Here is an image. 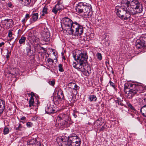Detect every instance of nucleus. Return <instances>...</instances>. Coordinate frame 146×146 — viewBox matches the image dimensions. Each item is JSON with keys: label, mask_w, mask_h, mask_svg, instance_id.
Masks as SVG:
<instances>
[{"label": "nucleus", "mask_w": 146, "mask_h": 146, "mask_svg": "<svg viewBox=\"0 0 146 146\" xmlns=\"http://www.w3.org/2000/svg\"><path fill=\"white\" fill-rule=\"evenodd\" d=\"M34 104V99L33 97H31L29 101V107H31L32 106H35Z\"/></svg>", "instance_id": "bb28decb"}, {"label": "nucleus", "mask_w": 146, "mask_h": 146, "mask_svg": "<svg viewBox=\"0 0 146 146\" xmlns=\"http://www.w3.org/2000/svg\"><path fill=\"white\" fill-rule=\"evenodd\" d=\"M9 52L8 51H7V54L6 55V58L7 59H8L9 57Z\"/></svg>", "instance_id": "5fc2aeb1"}, {"label": "nucleus", "mask_w": 146, "mask_h": 146, "mask_svg": "<svg viewBox=\"0 0 146 146\" xmlns=\"http://www.w3.org/2000/svg\"><path fill=\"white\" fill-rule=\"evenodd\" d=\"M8 6L9 7H11L12 6V5L11 3H9L7 4Z\"/></svg>", "instance_id": "603ef678"}, {"label": "nucleus", "mask_w": 146, "mask_h": 146, "mask_svg": "<svg viewBox=\"0 0 146 146\" xmlns=\"http://www.w3.org/2000/svg\"><path fill=\"white\" fill-rule=\"evenodd\" d=\"M9 132V129L7 127H5L3 130V134L6 135L8 134Z\"/></svg>", "instance_id": "72a5a7b5"}, {"label": "nucleus", "mask_w": 146, "mask_h": 146, "mask_svg": "<svg viewBox=\"0 0 146 146\" xmlns=\"http://www.w3.org/2000/svg\"><path fill=\"white\" fill-rule=\"evenodd\" d=\"M106 128L105 125H104L102 126V127L100 129V131H103L105 130V129Z\"/></svg>", "instance_id": "09e8293b"}, {"label": "nucleus", "mask_w": 146, "mask_h": 146, "mask_svg": "<svg viewBox=\"0 0 146 146\" xmlns=\"http://www.w3.org/2000/svg\"><path fill=\"white\" fill-rule=\"evenodd\" d=\"M42 39L45 42L49 41L50 39V33L49 32H44L41 34Z\"/></svg>", "instance_id": "2eb2a0df"}, {"label": "nucleus", "mask_w": 146, "mask_h": 146, "mask_svg": "<svg viewBox=\"0 0 146 146\" xmlns=\"http://www.w3.org/2000/svg\"><path fill=\"white\" fill-rule=\"evenodd\" d=\"M144 2L146 4V0H144Z\"/></svg>", "instance_id": "338daca9"}, {"label": "nucleus", "mask_w": 146, "mask_h": 146, "mask_svg": "<svg viewBox=\"0 0 146 146\" xmlns=\"http://www.w3.org/2000/svg\"><path fill=\"white\" fill-rule=\"evenodd\" d=\"M69 138V146H80L81 139L76 134H70Z\"/></svg>", "instance_id": "39448f33"}, {"label": "nucleus", "mask_w": 146, "mask_h": 146, "mask_svg": "<svg viewBox=\"0 0 146 146\" xmlns=\"http://www.w3.org/2000/svg\"><path fill=\"white\" fill-rule=\"evenodd\" d=\"M48 8L47 7H44L42 9V12L44 13H46V14H48L47 12Z\"/></svg>", "instance_id": "e433bc0d"}, {"label": "nucleus", "mask_w": 146, "mask_h": 146, "mask_svg": "<svg viewBox=\"0 0 146 146\" xmlns=\"http://www.w3.org/2000/svg\"><path fill=\"white\" fill-rule=\"evenodd\" d=\"M83 11L84 13H88L87 15L89 16V14L91 12H92V8L90 4L86 3L83 2Z\"/></svg>", "instance_id": "1a4fd4ad"}, {"label": "nucleus", "mask_w": 146, "mask_h": 146, "mask_svg": "<svg viewBox=\"0 0 146 146\" xmlns=\"http://www.w3.org/2000/svg\"><path fill=\"white\" fill-rule=\"evenodd\" d=\"M135 46L138 48H141L143 47L146 46V44H145L143 42H141L139 39L137 40L136 42Z\"/></svg>", "instance_id": "a211bd4d"}, {"label": "nucleus", "mask_w": 146, "mask_h": 146, "mask_svg": "<svg viewBox=\"0 0 146 146\" xmlns=\"http://www.w3.org/2000/svg\"><path fill=\"white\" fill-rule=\"evenodd\" d=\"M45 14H46V13H42L41 15V16H44Z\"/></svg>", "instance_id": "e2e57ef3"}, {"label": "nucleus", "mask_w": 146, "mask_h": 146, "mask_svg": "<svg viewBox=\"0 0 146 146\" xmlns=\"http://www.w3.org/2000/svg\"><path fill=\"white\" fill-rule=\"evenodd\" d=\"M58 11V10L57 9L55 6L53 7L52 10V12L54 13L55 14H56Z\"/></svg>", "instance_id": "c9c22d12"}, {"label": "nucleus", "mask_w": 146, "mask_h": 146, "mask_svg": "<svg viewBox=\"0 0 146 146\" xmlns=\"http://www.w3.org/2000/svg\"><path fill=\"white\" fill-rule=\"evenodd\" d=\"M21 3L25 5H29L31 2V0H19Z\"/></svg>", "instance_id": "a878e982"}, {"label": "nucleus", "mask_w": 146, "mask_h": 146, "mask_svg": "<svg viewBox=\"0 0 146 146\" xmlns=\"http://www.w3.org/2000/svg\"><path fill=\"white\" fill-rule=\"evenodd\" d=\"M60 0H57V3L55 6V7L58 11H60L62 9L63 7L60 3Z\"/></svg>", "instance_id": "4be33fe9"}, {"label": "nucleus", "mask_w": 146, "mask_h": 146, "mask_svg": "<svg viewBox=\"0 0 146 146\" xmlns=\"http://www.w3.org/2000/svg\"><path fill=\"white\" fill-rule=\"evenodd\" d=\"M137 0H127L125 3L126 6L129 7V8H133L135 6H136L140 3Z\"/></svg>", "instance_id": "9d476101"}, {"label": "nucleus", "mask_w": 146, "mask_h": 146, "mask_svg": "<svg viewBox=\"0 0 146 146\" xmlns=\"http://www.w3.org/2000/svg\"><path fill=\"white\" fill-rule=\"evenodd\" d=\"M10 20H12V19H5L4 20V21H6L7 22V23H8L9 22V21H10Z\"/></svg>", "instance_id": "864d4df0"}, {"label": "nucleus", "mask_w": 146, "mask_h": 146, "mask_svg": "<svg viewBox=\"0 0 146 146\" xmlns=\"http://www.w3.org/2000/svg\"><path fill=\"white\" fill-rule=\"evenodd\" d=\"M97 58L100 60H101L102 59V54L100 53H98L96 55Z\"/></svg>", "instance_id": "58836bf2"}, {"label": "nucleus", "mask_w": 146, "mask_h": 146, "mask_svg": "<svg viewBox=\"0 0 146 146\" xmlns=\"http://www.w3.org/2000/svg\"><path fill=\"white\" fill-rule=\"evenodd\" d=\"M31 97H33V96H35V94L33 92H31Z\"/></svg>", "instance_id": "6e6d98bb"}, {"label": "nucleus", "mask_w": 146, "mask_h": 146, "mask_svg": "<svg viewBox=\"0 0 146 146\" xmlns=\"http://www.w3.org/2000/svg\"><path fill=\"white\" fill-rule=\"evenodd\" d=\"M62 22L65 26V30L68 34H71L72 33V25L76 22H73L68 17H65L62 19Z\"/></svg>", "instance_id": "20e7f679"}, {"label": "nucleus", "mask_w": 146, "mask_h": 146, "mask_svg": "<svg viewBox=\"0 0 146 146\" xmlns=\"http://www.w3.org/2000/svg\"><path fill=\"white\" fill-rule=\"evenodd\" d=\"M109 83L110 86H111L114 89H115V87L114 83L111 81H110Z\"/></svg>", "instance_id": "a19ab883"}, {"label": "nucleus", "mask_w": 146, "mask_h": 146, "mask_svg": "<svg viewBox=\"0 0 146 146\" xmlns=\"http://www.w3.org/2000/svg\"><path fill=\"white\" fill-rule=\"evenodd\" d=\"M146 89V87L144 85L126 83L123 91L127 98L131 99L135 94L141 92Z\"/></svg>", "instance_id": "f257e3e1"}, {"label": "nucleus", "mask_w": 146, "mask_h": 146, "mask_svg": "<svg viewBox=\"0 0 146 146\" xmlns=\"http://www.w3.org/2000/svg\"><path fill=\"white\" fill-rule=\"evenodd\" d=\"M57 119L58 120H63L64 121V124L68 123V121L69 120V118L68 115L64 113L60 114L57 117Z\"/></svg>", "instance_id": "f8f14e48"}, {"label": "nucleus", "mask_w": 146, "mask_h": 146, "mask_svg": "<svg viewBox=\"0 0 146 146\" xmlns=\"http://www.w3.org/2000/svg\"><path fill=\"white\" fill-rule=\"evenodd\" d=\"M130 13L132 15L141 13L143 11V7L141 3H139L136 6H135L133 8H129Z\"/></svg>", "instance_id": "0eeeda50"}, {"label": "nucleus", "mask_w": 146, "mask_h": 146, "mask_svg": "<svg viewBox=\"0 0 146 146\" xmlns=\"http://www.w3.org/2000/svg\"><path fill=\"white\" fill-rule=\"evenodd\" d=\"M27 127H31L33 123L31 122H28L27 123Z\"/></svg>", "instance_id": "c03bdc74"}, {"label": "nucleus", "mask_w": 146, "mask_h": 146, "mask_svg": "<svg viewBox=\"0 0 146 146\" xmlns=\"http://www.w3.org/2000/svg\"><path fill=\"white\" fill-rule=\"evenodd\" d=\"M68 88L74 90V94H77V90L79 89V87L75 83L72 82L69 83L68 85Z\"/></svg>", "instance_id": "4468645a"}, {"label": "nucleus", "mask_w": 146, "mask_h": 146, "mask_svg": "<svg viewBox=\"0 0 146 146\" xmlns=\"http://www.w3.org/2000/svg\"><path fill=\"white\" fill-rule=\"evenodd\" d=\"M35 146H41V144L38 141Z\"/></svg>", "instance_id": "8fccbe9b"}, {"label": "nucleus", "mask_w": 146, "mask_h": 146, "mask_svg": "<svg viewBox=\"0 0 146 146\" xmlns=\"http://www.w3.org/2000/svg\"><path fill=\"white\" fill-rule=\"evenodd\" d=\"M38 100H37V103L36 104L37 106H38V105L39 104V102H38Z\"/></svg>", "instance_id": "680f3d73"}, {"label": "nucleus", "mask_w": 146, "mask_h": 146, "mask_svg": "<svg viewBox=\"0 0 146 146\" xmlns=\"http://www.w3.org/2000/svg\"><path fill=\"white\" fill-rule=\"evenodd\" d=\"M26 39L25 37L22 36L19 40V43L20 44H25Z\"/></svg>", "instance_id": "c85d7f7f"}, {"label": "nucleus", "mask_w": 146, "mask_h": 146, "mask_svg": "<svg viewBox=\"0 0 146 146\" xmlns=\"http://www.w3.org/2000/svg\"><path fill=\"white\" fill-rule=\"evenodd\" d=\"M131 14L129 10H126L120 19L123 20H130Z\"/></svg>", "instance_id": "ddd939ff"}, {"label": "nucleus", "mask_w": 146, "mask_h": 146, "mask_svg": "<svg viewBox=\"0 0 146 146\" xmlns=\"http://www.w3.org/2000/svg\"><path fill=\"white\" fill-rule=\"evenodd\" d=\"M141 42H143L145 44H146V33L143 34L140 37L139 39Z\"/></svg>", "instance_id": "cd10ccee"}, {"label": "nucleus", "mask_w": 146, "mask_h": 146, "mask_svg": "<svg viewBox=\"0 0 146 146\" xmlns=\"http://www.w3.org/2000/svg\"><path fill=\"white\" fill-rule=\"evenodd\" d=\"M12 33L11 32V31L10 30H9V33H8V36L9 37H11L12 36Z\"/></svg>", "instance_id": "a18cd8bd"}, {"label": "nucleus", "mask_w": 146, "mask_h": 146, "mask_svg": "<svg viewBox=\"0 0 146 146\" xmlns=\"http://www.w3.org/2000/svg\"><path fill=\"white\" fill-rule=\"evenodd\" d=\"M117 103L118 105H121V106L123 105V104L121 101L117 100Z\"/></svg>", "instance_id": "49530a36"}, {"label": "nucleus", "mask_w": 146, "mask_h": 146, "mask_svg": "<svg viewBox=\"0 0 146 146\" xmlns=\"http://www.w3.org/2000/svg\"><path fill=\"white\" fill-rule=\"evenodd\" d=\"M59 70L61 72H62L64 71V70L62 67V65L61 64L58 65Z\"/></svg>", "instance_id": "4c0bfd02"}, {"label": "nucleus", "mask_w": 146, "mask_h": 146, "mask_svg": "<svg viewBox=\"0 0 146 146\" xmlns=\"http://www.w3.org/2000/svg\"><path fill=\"white\" fill-rule=\"evenodd\" d=\"M4 43L3 42H2L1 43L0 42V47L2 46L3 45H4Z\"/></svg>", "instance_id": "13d9d810"}, {"label": "nucleus", "mask_w": 146, "mask_h": 146, "mask_svg": "<svg viewBox=\"0 0 146 146\" xmlns=\"http://www.w3.org/2000/svg\"><path fill=\"white\" fill-rule=\"evenodd\" d=\"M26 119V117H25V116H23V117H21V118H20V119L21 120H25V119Z\"/></svg>", "instance_id": "4d7b16f0"}, {"label": "nucleus", "mask_w": 146, "mask_h": 146, "mask_svg": "<svg viewBox=\"0 0 146 146\" xmlns=\"http://www.w3.org/2000/svg\"><path fill=\"white\" fill-rule=\"evenodd\" d=\"M72 115H73V116L75 118H76V117L77 115L76 114H75L74 113H73Z\"/></svg>", "instance_id": "052dcab7"}, {"label": "nucleus", "mask_w": 146, "mask_h": 146, "mask_svg": "<svg viewBox=\"0 0 146 146\" xmlns=\"http://www.w3.org/2000/svg\"><path fill=\"white\" fill-rule=\"evenodd\" d=\"M129 7H127L125 5L124 7H116L115 8V10L116 13L119 17L121 18L123 14L126 10H129Z\"/></svg>", "instance_id": "6e6552de"}, {"label": "nucleus", "mask_w": 146, "mask_h": 146, "mask_svg": "<svg viewBox=\"0 0 146 146\" xmlns=\"http://www.w3.org/2000/svg\"><path fill=\"white\" fill-rule=\"evenodd\" d=\"M57 99L60 101H62L64 99V96L63 92L60 90L58 92L57 94Z\"/></svg>", "instance_id": "aec40b11"}, {"label": "nucleus", "mask_w": 146, "mask_h": 146, "mask_svg": "<svg viewBox=\"0 0 146 146\" xmlns=\"http://www.w3.org/2000/svg\"><path fill=\"white\" fill-rule=\"evenodd\" d=\"M48 83L49 84L52 86H54L55 84V82L54 80L50 81H49Z\"/></svg>", "instance_id": "37998d69"}, {"label": "nucleus", "mask_w": 146, "mask_h": 146, "mask_svg": "<svg viewBox=\"0 0 146 146\" xmlns=\"http://www.w3.org/2000/svg\"><path fill=\"white\" fill-rule=\"evenodd\" d=\"M5 102L3 100L0 99V106L2 108H5Z\"/></svg>", "instance_id": "2f4dec72"}, {"label": "nucleus", "mask_w": 146, "mask_h": 146, "mask_svg": "<svg viewBox=\"0 0 146 146\" xmlns=\"http://www.w3.org/2000/svg\"><path fill=\"white\" fill-rule=\"evenodd\" d=\"M20 122L23 123H25V121H20Z\"/></svg>", "instance_id": "0e129e2a"}, {"label": "nucleus", "mask_w": 146, "mask_h": 146, "mask_svg": "<svg viewBox=\"0 0 146 146\" xmlns=\"http://www.w3.org/2000/svg\"><path fill=\"white\" fill-rule=\"evenodd\" d=\"M26 50L27 53V55L29 56H31L33 54V53L31 52V46L29 44H28L27 45V46L26 48Z\"/></svg>", "instance_id": "412c9836"}, {"label": "nucleus", "mask_w": 146, "mask_h": 146, "mask_svg": "<svg viewBox=\"0 0 146 146\" xmlns=\"http://www.w3.org/2000/svg\"><path fill=\"white\" fill-rule=\"evenodd\" d=\"M72 33L71 34L68 33L69 35L75 36H80L83 33V27L77 23H75L72 25Z\"/></svg>", "instance_id": "7ed1b4c3"}, {"label": "nucleus", "mask_w": 146, "mask_h": 146, "mask_svg": "<svg viewBox=\"0 0 146 146\" xmlns=\"http://www.w3.org/2000/svg\"><path fill=\"white\" fill-rule=\"evenodd\" d=\"M0 106V115L3 112L5 108H2Z\"/></svg>", "instance_id": "de8ad7c7"}, {"label": "nucleus", "mask_w": 146, "mask_h": 146, "mask_svg": "<svg viewBox=\"0 0 146 146\" xmlns=\"http://www.w3.org/2000/svg\"><path fill=\"white\" fill-rule=\"evenodd\" d=\"M100 121L99 119H98L94 123V124L96 125H97V126H99L100 125Z\"/></svg>", "instance_id": "ea45409f"}, {"label": "nucleus", "mask_w": 146, "mask_h": 146, "mask_svg": "<svg viewBox=\"0 0 146 146\" xmlns=\"http://www.w3.org/2000/svg\"><path fill=\"white\" fill-rule=\"evenodd\" d=\"M38 141L36 139H29L26 142V146H35Z\"/></svg>", "instance_id": "f3484780"}, {"label": "nucleus", "mask_w": 146, "mask_h": 146, "mask_svg": "<svg viewBox=\"0 0 146 146\" xmlns=\"http://www.w3.org/2000/svg\"><path fill=\"white\" fill-rule=\"evenodd\" d=\"M56 140L59 146H69V136L68 137H58Z\"/></svg>", "instance_id": "423d86ee"}, {"label": "nucleus", "mask_w": 146, "mask_h": 146, "mask_svg": "<svg viewBox=\"0 0 146 146\" xmlns=\"http://www.w3.org/2000/svg\"><path fill=\"white\" fill-rule=\"evenodd\" d=\"M63 58L64 60H65L66 59L65 58V57L64 56H63Z\"/></svg>", "instance_id": "69168bd1"}, {"label": "nucleus", "mask_w": 146, "mask_h": 146, "mask_svg": "<svg viewBox=\"0 0 146 146\" xmlns=\"http://www.w3.org/2000/svg\"><path fill=\"white\" fill-rule=\"evenodd\" d=\"M15 129L17 131H22L25 129V127L21 124L19 123L15 126Z\"/></svg>", "instance_id": "b1692460"}, {"label": "nucleus", "mask_w": 146, "mask_h": 146, "mask_svg": "<svg viewBox=\"0 0 146 146\" xmlns=\"http://www.w3.org/2000/svg\"><path fill=\"white\" fill-rule=\"evenodd\" d=\"M76 54H74L73 57L77 63L74 62L73 63V67L75 68L80 70L84 69L85 67L87 64L88 56L86 52L81 53L76 56Z\"/></svg>", "instance_id": "f03ea898"}, {"label": "nucleus", "mask_w": 146, "mask_h": 146, "mask_svg": "<svg viewBox=\"0 0 146 146\" xmlns=\"http://www.w3.org/2000/svg\"><path fill=\"white\" fill-rule=\"evenodd\" d=\"M10 21H9V22L6 23V25L8 27V29L12 27L13 24V20H10Z\"/></svg>", "instance_id": "7c9ffc66"}, {"label": "nucleus", "mask_w": 146, "mask_h": 146, "mask_svg": "<svg viewBox=\"0 0 146 146\" xmlns=\"http://www.w3.org/2000/svg\"><path fill=\"white\" fill-rule=\"evenodd\" d=\"M15 41V40H14V41H13V42L12 43V44H14V43Z\"/></svg>", "instance_id": "774afa93"}, {"label": "nucleus", "mask_w": 146, "mask_h": 146, "mask_svg": "<svg viewBox=\"0 0 146 146\" xmlns=\"http://www.w3.org/2000/svg\"><path fill=\"white\" fill-rule=\"evenodd\" d=\"M47 61L48 62H52L53 63L54 62V60L50 58H49L47 60Z\"/></svg>", "instance_id": "3c124183"}, {"label": "nucleus", "mask_w": 146, "mask_h": 146, "mask_svg": "<svg viewBox=\"0 0 146 146\" xmlns=\"http://www.w3.org/2000/svg\"><path fill=\"white\" fill-rule=\"evenodd\" d=\"M140 112L143 116L146 117V105L143 106L141 108Z\"/></svg>", "instance_id": "393cba45"}, {"label": "nucleus", "mask_w": 146, "mask_h": 146, "mask_svg": "<svg viewBox=\"0 0 146 146\" xmlns=\"http://www.w3.org/2000/svg\"><path fill=\"white\" fill-rule=\"evenodd\" d=\"M46 112L48 114H51L56 112V108L53 105H51L50 104L46 106L45 109Z\"/></svg>", "instance_id": "9b49d317"}, {"label": "nucleus", "mask_w": 146, "mask_h": 146, "mask_svg": "<svg viewBox=\"0 0 146 146\" xmlns=\"http://www.w3.org/2000/svg\"><path fill=\"white\" fill-rule=\"evenodd\" d=\"M14 39L13 38H10L9 40H8V41H10V42H9V43L10 44V42L11 41L13 40V39Z\"/></svg>", "instance_id": "bf43d9fd"}, {"label": "nucleus", "mask_w": 146, "mask_h": 146, "mask_svg": "<svg viewBox=\"0 0 146 146\" xmlns=\"http://www.w3.org/2000/svg\"><path fill=\"white\" fill-rule=\"evenodd\" d=\"M13 70L14 71L12 72L9 71L8 73L9 75L11 74V75H13V76H15L16 73V72L15 71V69H13L12 71Z\"/></svg>", "instance_id": "f704fd0d"}, {"label": "nucleus", "mask_w": 146, "mask_h": 146, "mask_svg": "<svg viewBox=\"0 0 146 146\" xmlns=\"http://www.w3.org/2000/svg\"><path fill=\"white\" fill-rule=\"evenodd\" d=\"M82 5L83 2H80L79 3L76 7V11L79 14L83 13Z\"/></svg>", "instance_id": "dca6fc26"}, {"label": "nucleus", "mask_w": 146, "mask_h": 146, "mask_svg": "<svg viewBox=\"0 0 146 146\" xmlns=\"http://www.w3.org/2000/svg\"><path fill=\"white\" fill-rule=\"evenodd\" d=\"M29 17V14H26L25 15V16L24 19L22 21V22H23V23H25Z\"/></svg>", "instance_id": "473e14b6"}, {"label": "nucleus", "mask_w": 146, "mask_h": 146, "mask_svg": "<svg viewBox=\"0 0 146 146\" xmlns=\"http://www.w3.org/2000/svg\"><path fill=\"white\" fill-rule=\"evenodd\" d=\"M139 101L140 105L143 106L146 105V98L139 99Z\"/></svg>", "instance_id": "5701e85b"}, {"label": "nucleus", "mask_w": 146, "mask_h": 146, "mask_svg": "<svg viewBox=\"0 0 146 146\" xmlns=\"http://www.w3.org/2000/svg\"><path fill=\"white\" fill-rule=\"evenodd\" d=\"M89 99L90 101L95 102L97 98L95 95H90L89 97Z\"/></svg>", "instance_id": "c756f323"}, {"label": "nucleus", "mask_w": 146, "mask_h": 146, "mask_svg": "<svg viewBox=\"0 0 146 146\" xmlns=\"http://www.w3.org/2000/svg\"><path fill=\"white\" fill-rule=\"evenodd\" d=\"M38 13H34L31 15V16L32 17V19H30L31 23H33L36 21L38 18Z\"/></svg>", "instance_id": "6ab92c4d"}, {"label": "nucleus", "mask_w": 146, "mask_h": 146, "mask_svg": "<svg viewBox=\"0 0 146 146\" xmlns=\"http://www.w3.org/2000/svg\"><path fill=\"white\" fill-rule=\"evenodd\" d=\"M128 106L132 110H135L134 108L130 103L127 104Z\"/></svg>", "instance_id": "79ce46f5"}]
</instances>
